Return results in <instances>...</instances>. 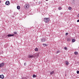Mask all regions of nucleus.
Here are the masks:
<instances>
[{
  "label": "nucleus",
  "instance_id": "obj_1",
  "mask_svg": "<svg viewBox=\"0 0 79 79\" xmlns=\"http://www.w3.org/2000/svg\"><path fill=\"white\" fill-rule=\"evenodd\" d=\"M29 7H30V5L28 4H26L24 6V7L26 10H28L29 8Z\"/></svg>",
  "mask_w": 79,
  "mask_h": 79
},
{
  "label": "nucleus",
  "instance_id": "obj_2",
  "mask_svg": "<svg viewBox=\"0 0 79 79\" xmlns=\"http://www.w3.org/2000/svg\"><path fill=\"white\" fill-rule=\"evenodd\" d=\"M44 21L46 23H48L49 21H50V18H44Z\"/></svg>",
  "mask_w": 79,
  "mask_h": 79
},
{
  "label": "nucleus",
  "instance_id": "obj_3",
  "mask_svg": "<svg viewBox=\"0 0 79 79\" xmlns=\"http://www.w3.org/2000/svg\"><path fill=\"white\" fill-rule=\"evenodd\" d=\"M7 36L9 37H15V34H13L12 35L9 34L7 35Z\"/></svg>",
  "mask_w": 79,
  "mask_h": 79
},
{
  "label": "nucleus",
  "instance_id": "obj_4",
  "mask_svg": "<svg viewBox=\"0 0 79 79\" xmlns=\"http://www.w3.org/2000/svg\"><path fill=\"white\" fill-rule=\"evenodd\" d=\"M5 66V64L3 63H2L0 64V68L3 67V66Z\"/></svg>",
  "mask_w": 79,
  "mask_h": 79
},
{
  "label": "nucleus",
  "instance_id": "obj_5",
  "mask_svg": "<svg viewBox=\"0 0 79 79\" xmlns=\"http://www.w3.org/2000/svg\"><path fill=\"white\" fill-rule=\"evenodd\" d=\"M10 4V2L9 1H6V5H9Z\"/></svg>",
  "mask_w": 79,
  "mask_h": 79
},
{
  "label": "nucleus",
  "instance_id": "obj_6",
  "mask_svg": "<svg viewBox=\"0 0 79 79\" xmlns=\"http://www.w3.org/2000/svg\"><path fill=\"white\" fill-rule=\"evenodd\" d=\"M34 56L32 55H29L28 56V58H34Z\"/></svg>",
  "mask_w": 79,
  "mask_h": 79
},
{
  "label": "nucleus",
  "instance_id": "obj_7",
  "mask_svg": "<svg viewBox=\"0 0 79 79\" xmlns=\"http://www.w3.org/2000/svg\"><path fill=\"white\" fill-rule=\"evenodd\" d=\"M0 78L3 79L4 78V76L3 75H1L0 76Z\"/></svg>",
  "mask_w": 79,
  "mask_h": 79
},
{
  "label": "nucleus",
  "instance_id": "obj_8",
  "mask_svg": "<svg viewBox=\"0 0 79 79\" xmlns=\"http://www.w3.org/2000/svg\"><path fill=\"white\" fill-rule=\"evenodd\" d=\"M54 73V71H52L50 72V75H52V74H53Z\"/></svg>",
  "mask_w": 79,
  "mask_h": 79
},
{
  "label": "nucleus",
  "instance_id": "obj_9",
  "mask_svg": "<svg viewBox=\"0 0 79 79\" xmlns=\"http://www.w3.org/2000/svg\"><path fill=\"white\" fill-rule=\"evenodd\" d=\"M45 39H41V42H45Z\"/></svg>",
  "mask_w": 79,
  "mask_h": 79
},
{
  "label": "nucleus",
  "instance_id": "obj_10",
  "mask_svg": "<svg viewBox=\"0 0 79 79\" xmlns=\"http://www.w3.org/2000/svg\"><path fill=\"white\" fill-rule=\"evenodd\" d=\"M72 42H76V40L74 39H73L72 40Z\"/></svg>",
  "mask_w": 79,
  "mask_h": 79
},
{
  "label": "nucleus",
  "instance_id": "obj_11",
  "mask_svg": "<svg viewBox=\"0 0 79 79\" xmlns=\"http://www.w3.org/2000/svg\"><path fill=\"white\" fill-rule=\"evenodd\" d=\"M65 64H66V65H68V64H69V62H68L66 61Z\"/></svg>",
  "mask_w": 79,
  "mask_h": 79
},
{
  "label": "nucleus",
  "instance_id": "obj_12",
  "mask_svg": "<svg viewBox=\"0 0 79 79\" xmlns=\"http://www.w3.org/2000/svg\"><path fill=\"white\" fill-rule=\"evenodd\" d=\"M17 9L18 10H19L20 9V6H17Z\"/></svg>",
  "mask_w": 79,
  "mask_h": 79
},
{
  "label": "nucleus",
  "instance_id": "obj_13",
  "mask_svg": "<svg viewBox=\"0 0 79 79\" xmlns=\"http://www.w3.org/2000/svg\"><path fill=\"white\" fill-rule=\"evenodd\" d=\"M35 52H38V51L39 50L38 49V48H35Z\"/></svg>",
  "mask_w": 79,
  "mask_h": 79
},
{
  "label": "nucleus",
  "instance_id": "obj_14",
  "mask_svg": "<svg viewBox=\"0 0 79 79\" xmlns=\"http://www.w3.org/2000/svg\"><path fill=\"white\" fill-rule=\"evenodd\" d=\"M58 9L59 10H61L62 9V8L60 7H58Z\"/></svg>",
  "mask_w": 79,
  "mask_h": 79
},
{
  "label": "nucleus",
  "instance_id": "obj_15",
  "mask_svg": "<svg viewBox=\"0 0 79 79\" xmlns=\"http://www.w3.org/2000/svg\"><path fill=\"white\" fill-rule=\"evenodd\" d=\"M74 53L75 55H77L78 54V53L77 52H75Z\"/></svg>",
  "mask_w": 79,
  "mask_h": 79
},
{
  "label": "nucleus",
  "instance_id": "obj_16",
  "mask_svg": "<svg viewBox=\"0 0 79 79\" xmlns=\"http://www.w3.org/2000/svg\"><path fill=\"white\" fill-rule=\"evenodd\" d=\"M33 77H36V76L34 74L33 75Z\"/></svg>",
  "mask_w": 79,
  "mask_h": 79
},
{
  "label": "nucleus",
  "instance_id": "obj_17",
  "mask_svg": "<svg viewBox=\"0 0 79 79\" xmlns=\"http://www.w3.org/2000/svg\"><path fill=\"white\" fill-rule=\"evenodd\" d=\"M70 40V39H69V38H67V42H69V41Z\"/></svg>",
  "mask_w": 79,
  "mask_h": 79
},
{
  "label": "nucleus",
  "instance_id": "obj_18",
  "mask_svg": "<svg viewBox=\"0 0 79 79\" xmlns=\"http://www.w3.org/2000/svg\"><path fill=\"white\" fill-rule=\"evenodd\" d=\"M60 53V51H58L57 52H56V54H57V53Z\"/></svg>",
  "mask_w": 79,
  "mask_h": 79
},
{
  "label": "nucleus",
  "instance_id": "obj_19",
  "mask_svg": "<svg viewBox=\"0 0 79 79\" xmlns=\"http://www.w3.org/2000/svg\"><path fill=\"white\" fill-rule=\"evenodd\" d=\"M48 45L47 44H44V46H45V47H47Z\"/></svg>",
  "mask_w": 79,
  "mask_h": 79
},
{
  "label": "nucleus",
  "instance_id": "obj_20",
  "mask_svg": "<svg viewBox=\"0 0 79 79\" xmlns=\"http://www.w3.org/2000/svg\"><path fill=\"white\" fill-rule=\"evenodd\" d=\"M68 9H69V10H71V7H69V8Z\"/></svg>",
  "mask_w": 79,
  "mask_h": 79
},
{
  "label": "nucleus",
  "instance_id": "obj_21",
  "mask_svg": "<svg viewBox=\"0 0 79 79\" xmlns=\"http://www.w3.org/2000/svg\"><path fill=\"white\" fill-rule=\"evenodd\" d=\"M68 35V33H66L65 34V35Z\"/></svg>",
  "mask_w": 79,
  "mask_h": 79
},
{
  "label": "nucleus",
  "instance_id": "obj_22",
  "mask_svg": "<svg viewBox=\"0 0 79 79\" xmlns=\"http://www.w3.org/2000/svg\"><path fill=\"white\" fill-rule=\"evenodd\" d=\"M64 50H66L67 49V48H66V47H65L64 48Z\"/></svg>",
  "mask_w": 79,
  "mask_h": 79
},
{
  "label": "nucleus",
  "instance_id": "obj_23",
  "mask_svg": "<svg viewBox=\"0 0 79 79\" xmlns=\"http://www.w3.org/2000/svg\"><path fill=\"white\" fill-rule=\"evenodd\" d=\"M27 64H26V63H24V66H26Z\"/></svg>",
  "mask_w": 79,
  "mask_h": 79
},
{
  "label": "nucleus",
  "instance_id": "obj_24",
  "mask_svg": "<svg viewBox=\"0 0 79 79\" xmlns=\"http://www.w3.org/2000/svg\"><path fill=\"white\" fill-rule=\"evenodd\" d=\"M14 34H17V32H14Z\"/></svg>",
  "mask_w": 79,
  "mask_h": 79
},
{
  "label": "nucleus",
  "instance_id": "obj_25",
  "mask_svg": "<svg viewBox=\"0 0 79 79\" xmlns=\"http://www.w3.org/2000/svg\"><path fill=\"white\" fill-rule=\"evenodd\" d=\"M77 74H79V71H77Z\"/></svg>",
  "mask_w": 79,
  "mask_h": 79
},
{
  "label": "nucleus",
  "instance_id": "obj_26",
  "mask_svg": "<svg viewBox=\"0 0 79 79\" xmlns=\"http://www.w3.org/2000/svg\"><path fill=\"white\" fill-rule=\"evenodd\" d=\"M77 22H79V20H78L77 21Z\"/></svg>",
  "mask_w": 79,
  "mask_h": 79
},
{
  "label": "nucleus",
  "instance_id": "obj_27",
  "mask_svg": "<svg viewBox=\"0 0 79 79\" xmlns=\"http://www.w3.org/2000/svg\"><path fill=\"white\" fill-rule=\"evenodd\" d=\"M37 57H38L39 56V54H38V55H37Z\"/></svg>",
  "mask_w": 79,
  "mask_h": 79
},
{
  "label": "nucleus",
  "instance_id": "obj_28",
  "mask_svg": "<svg viewBox=\"0 0 79 79\" xmlns=\"http://www.w3.org/2000/svg\"><path fill=\"white\" fill-rule=\"evenodd\" d=\"M78 17H79V14L78 15Z\"/></svg>",
  "mask_w": 79,
  "mask_h": 79
},
{
  "label": "nucleus",
  "instance_id": "obj_29",
  "mask_svg": "<svg viewBox=\"0 0 79 79\" xmlns=\"http://www.w3.org/2000/svg\"><path fill=\"white\" fill-rule=\"evenodd\" d=\"M44 44H43V45L44 46Z\"/></svg>",
  "mask_w": 79,
  "mask_h": 79
},
{
  "label": "nucleus",
  "instance_id": "obj_30",
  "mask_svg": "<svg viewBox=\"0 0 79 79\" xmlns=\"http://www.w3.org/2000/svg\"><path fill=\"white\" fill-rule=\"evenodd\" d=\"M75 1V0H73V2H74Z\"/></svg>",
  "mask_w": 79,
  "mask_h": 79
},
{
  "label": "nucleus",
  "instance_id": "obj_31",
  "mask_svg": "<svg viewBox=\"0 0 79 79\" xmlns=\"http://www.w3.org/2000/svg\"><path fill=\"white\" fill-rule=\"evenodd\" d=\"M48 0H46V1H48Z\"/></svg>",
  "mask_w": 79,
  "mask_h": 79
},
{
  "label": "nucleus",
  "instance_id": "obj_32",
  "mask_svg": "<svg viewBox=\"0 0 79 79\" xmlns=\"http://www.w3.org/2000/svg\"><path fill=\"white\" fill-rule=\"evenodd\" d=\"M1 3V1H0V3Z\"/></svg>",
  "mask_w": 79,
  "mask_h": 79
}]
</instances>
